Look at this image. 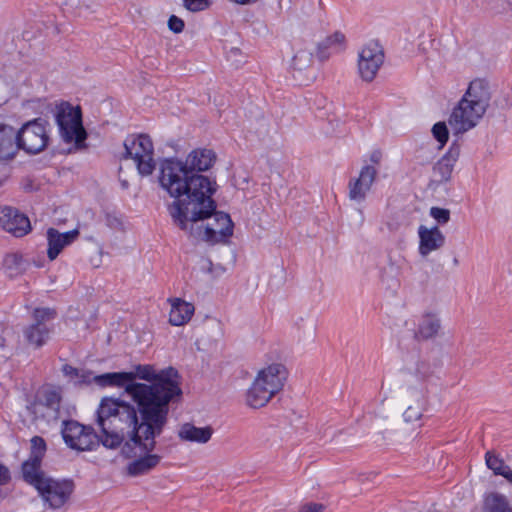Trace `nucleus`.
I'll return each mask as SVG.
<instances>
[{
  "label": "nucleus",
  "instance_id": "nucleus-1",
  "mask_svg": "<svg viewBox=\"0 0 512 512\" xmlns=\"http://www.w3.org/2000/svg\"><path fill=\"white\" fill-rule=\"evenodd\" d=\"M211 167L212 162H160L159 183L175 198L169 206L173 222L194 238L215 244L232 236L234 224L229 214L216 211V182L199 174Z\"/></svg>",
  "mask_w": 512,
  "mask_h": 512
},
{
  "label": "nucleus",
  "instance_id": "nucleus-2",
  "mask_svg": "<svg viewBox=\"0 0 512 512\" xmlns=\"http://www.w3.org/2000/svg\"><path fill=\"white\" fill-rule=\"evenodd\" d=\"M100 386H116L125 392L137 405L140 415L138 430L135 437L144 438V447H156L155 438L159 436L167 424L169 403L182 394L178 379L160 378L156 383L133 382V375L128 373H105L93 377Z\"/></svg>",
  "mask_w": 512,
  "mask_h": 512
},
{
  "label": "nucleus",
  "instance_id": "nucleus-3",
  "mask_svg": "<svg viewBox=\"0 0 512 512\" xmlns=\"http://www.w3.org/2000/svg\"><path fill=\"white\" fill-rule=\"evenodd\" d=\"M136 409L120 400L110 398L102 399L97 410V424L101 429V442L110 449H114L123 442L124 430L128 429L131 437L139 426Z\"/></svg>",
  "mask_w": 512,
  "mask_h": 512
},
{
  "label": "nucleus",
  "instance_id": "nucleus-4",
  "mask_svg": "<svg viewBox=\"0 0 512 512\" xmlns=\"http://www.w3.org/2000/svg\"><path fill=\"white\" fill-rule=\"evenodd\" d=\"M490 86L486 79L470 81L464 95L453 108L448 119L456 133H465L478 125L489 107Z\"/></svg>",
  "mask_w": 512,
  "mask_h": 512
},
{
  "label": "nucleus",
  "instance_id": "nucleus-5",
  "mask_svg": "<svg viewBox=\"0 0 512 512\" xmlns=\"http://www.w3.org/2000/svg\"><path fill=\"white\" fill-rule=\"evenodd\" d=\"M286 379L287 370L282 364L273 363L261 369L246 392V404L253 409L264 407L282 390Z\"/></svg>",
  "mask_w": 512,
  "mask_h": 512
},
{
  "label": "nucleus",
  "instance_id": "nucleus-6",
  "mask_svg": "<svg viewBox=\"0 0 512 512\" xmlns=\"http://www.w3.org/2000/svg\"><path fill=\"white\" fill-rule=\"evenodd\" d=\"M23 480L37 491L44 509L48 510L64 508L74 491L72 480L53 478L44 470L23 477Z\"/></svg>",
  "mask_w": 512,
  "mask_h": 512
},
{
  "label": "nucleus",
  "instance_id": "nucleus-7",
  "mask_svg": "<svg viewBox=\"0 0 512 512\" xmlns=\"http://www.w3.org/2000/svg\"><path fill=\"white\" fill-rule=\"evenodd\" d=\"M55 118L62 139L74 143L76 149L84 148L87 133L82 124L80 107L62 102L56 106Z\"/></svg>",
  "mask_w": 512,
  "mask_h": 512
},
{
  "label": "nucleus",
  "instance_id": "nucleus-8",
  "mask_svg": "<svg viewBox=\"0 0 512 512\" xmlns=\"http://www.w3.org/2000/svg\"><path fill=\"white\" fill-rule=\"evenodd\" d=\"M144 441V438L141 436L139 440L136 439L134 433L122 448V452L126 457L135 458L126 466V473L129 476L137 477L148 474L161 462L162 457L152 453L155 447L146 449L143 445Z\"/></svg>",
  "mask_w": 512,
  "mask_h": 512
},
{
  "label": "nucleus",
  "instance_id": "nucleus-9",
  "mask_svg": "<svg viewBox=\"0 0 512 512\" xmlns=\"http://www.w3.org/2000/svg\"><path fill=\"white\" fill-rule=\"evenodd\" d=\"M48 127V122L40 118L23 124L15 135L17 150L22 149L31 155L42 152L50 140Z\"/></svg>",
  "mask_w": 512,
  "mask_h": 512
},
{
  "label": "nucleus",
  "instance_id": "nucleus-10",
  "mask_svg": "<svg viewBox=\"0 0 512 512\" xmlns=\"http://www.w3.org/2000/svg\"><path fill=\"white\" fill-rule=\"evenodd\" d=\"M62 436L67 446L78 451L93 450L101 440L92 427L73 420L64 422Z\"/></svg>",
  "mask_w": 512,
  "mask_h": 512
},
{
  "label": "nucleus",
  "instance_id": "nucleus-11",
  "mask_svg": "<svg viewBox=\"0 0 512 512\" xmlns=\"http://www.w3.org/2000/svg\"><path fill=\"white\" fill-rule=\"evenodd\" d=\"M404 389L427 388V382L433 375L431 364L419 355H413L405 360L401 370Z\"/></svg>",
  "mask_w": 512,
  "mask_h": 512
},
{
  "label": "nucleus",
  "instance_id": "nucleus-12",
  "mask_svg": "<svg viewBox=\"0 0 512 512\" xmlns=\"http://www.w3.org/2000/svg\"><path fill=\"white\" fill-rule=\"evenodd\" d=\"M55 317V311L50 308H37L33 312L34 323L23 329L26 343L34 348L42 347L50 336V329L46 321Z\"/></svg>",
  "mask_w": 512,
  "mask_h": 512
},
{
  "label": "nucleus",
  "instance_id": "nucleus-13",
  "mask_svg": "<svg viewBox=\"0 0 512 512\" xmlns=\"http://www.w3.org/2000/svg\"><path fill=\"white\" fill-rule=\"evenodd\" d=\"M384 62V51L377 42H369L358 54V72L360 77L371 82Z\"/></svg>",
  "mask_w": 512,
  "mask_h": 512
},
{
  "label": "nucleus",
  "instance_id": "nucleus-14",
  "mask_svg": "<svg viewBox=\"0 0 512 512\" xmlns=\"http://www.w3.org/2000/svg\"><path fill=\"white\" fill-rule=\"evenodd\" d=\"M126 160H154V143L147 133H130L123 140Z\"/></svg>",
  "mask_w": 512,
  "mask_h": 512
},
{
  "label": "nucleus",
  "instance_id": "nucleus-15",
  "mask_svg": "<svg viewBox=\"0 0 512 512\" xmlns=\"http://www.w3.org/2000/svg\"><path fill=\"white\" fill-rule=\"evenodd\" d=\"M315 47L313 43L301 42L296 46L290 62V69L295 79L309 81V71L314 62Z\"/></svg>",
  "mask_w": 512,
  "mask_h": 512
},
{
  "label": "nucleus",
  "instance_id": "nucleus-16",
  "mask_svg": "<svg viewBox=\"0 0 512 512\" xmlns=\"http://www.w3.org/2000/svg\"><path fill=\"white\" fill-rule=\"evenodd\" d=\"M403 400L406 409L403 412L405 422L412 423L421 419L428 405V388L404 389Z\"/></svg>",
  "mask_w": 512,
  "mask_h": 512
},
{
  "label": "nucleus",
  "instance_id": "nucleus-17",
  "mask_svg": "<svg viewBox=\"0 0 512 512\" xmlns=\"http://www.w3.org/2000/svg\"><path fill=\"white\" fill-rule=\"evenodd\" d=\"M0 228L15 237H22L31 230L29 218L18 209L5 206L0 207Z\"/></svg>",
  "mask_w": 512,
  "mask_h": 512
},
{
  "label": "nucleus",
  "instance_id": "nucleus-18",
  "mask_svg": "<svg viewBox=\"0 0 512 512\" xmlns=\"http://www.w3.org/2000/svg\"><path fill=\"white\" fill-rule=\"evenodd\" d=\"M79 234L80 232L77 228L64 233H60L55 228H49L46 233L48 243L47 256L49 260H55L66 246L71 245L77 240Z\"/></svg>",
  "mask_w": 512,
  "mask_h": 512
},
{
  "label": "nucleus",
  "instance_id": "nucleus-19",
  "mask_svg": "<svg viewBox=\"0 0 512 512\" xmlns=\"http://www.w3.org/2000/svg\"><path fill=\"white\" fill-rule=\"evenodd\" d=\"M377 171L374 166H364L357 179H351L349 182V197L354 201H363L367 192L376 178Z\"/></svg>",
  "mask_w": 512,
  "mask_h": 512
},
{
  "label": "nucleus",
  "instance_id": "nucleus-20",
  "mask_svg": "<svg viewBox=\"0 0 512 512\" xmlns=\"http://www.w3.org/2000/svg\"><path fill=\"white\" fill-rule=\"evenodd\" d=\"M419 254L423 257L431 252L439 250L445 244V236L438 226L428 228L420 225L418 228Z\"/></svg>",
  "mask_w": 512,
  "mask_h": 512
},
{
  "label": "nucleus",
  "instance_id": "nucleus-21",
  "mask_svg": "<svg viewBox=\"0 0 512 512\" xmlns=\"http://www.w3.org/2000/svg\"><path fill=\"white\" fill-rule=\"evenodd\" d=\"M46 452L45 440L40 436L31 439V451L27 460L21 465L22 477L43 471L42 460Z\"/></svg>",
  "mask_w": 512,
  "mask_h": 512
},
{
  "label": "nucleus",
  "instance_id": "nucleus-22",
  "mask_svg": "<svg viewBox=\"0 0 512 512\" xmlns=\"http://www.w3.org/2000/svg\"><path fill=\"white\" fill-rule=\"evenodd\" d=\"M441 330V319L435 312H425L419 319L415 338L430 340L438 336Z\"/></svg>",
  "mask_w": 512,
  "mask_h": 512
},
{
  "label": "nucleus",
  "instance_id": "nucleus-23",
  "mask_svg": "<svg viewBox=\"0 0 512 512\" xmlns=\"http://www.w3.org/2000/svg\"><path fill=\"white\" fill-rule=\"evenodd\" d=\"M133 375V382L136 378L146 380L150 383L160 382V378L178 379V372L172 367L157 371L152 365H137L134 372H127Z\"/></svg>",
  "mask_w": 512,
  "mask_h": 512
},
{
  "label": "nucleus",
  "instance_id": "nucleus-24",
  "mask_svg": "<svg viewBox=\"0 0 512 512\" xmlns=\"http://www.w3.org/2000/svg\"><path fill=\"white\" fill-rule=\"evenodd\" d=\"M16 151L14 129L0 119V160L12 159Z\"/></svg>",
  "mask_w": 512,
  "mask_h": 512
},
{
  "label": "nucleus",
  "instance_id": "nucleus-25",
  "mask_svg": "<svg viewBox=\"0 0 512 512\" xmlns=\"http://www.w3.org/2000/svg\"><path fill=\"white\" fill-rule=\"evenodd\" d=\"M194 310V306L189 302L179 298L171 300V310L169 313L170 324L173 326L186 324L193 316Z\"/></svg>",
  "mask_w": 512,
  "mask_h": 512
},
{
  "label": "nucleus",
  "instance_id": "nucleus-26",
  "mask_svg": "<svg viewBox=\"0 0 512 512\" xmlns=\"http://www.w3.org/2000/svg\"><path fill=\"white\" fill-rule=\"evenodd\" d=\"M481 510L482 512H512V503L506 495L491 491L483 495Z\"/></svg>",
  "mask_w": 512,
  "mask_h": 512
},
{
  "label": "nucleus",
  "instance_id": "nucleus-27",
  "mask_svg": "<svg viewBox=\"0 0 512 512\" xmlns=\"http://www.w3.org/2000/svg\"><path fill=\"white\" fill-rule=\"evenodd\" d=\"M213 434L211 427H196L191 423H185L181 426L178 436L181 440L197 443H207Z\"/></svg>",
  "mask_w": 512,
  "mask_h": 512
},
{
  "label": "nucleus",
  "instance_id": "nucleus-28",
  "mask_svg": "<svg viewBox=\"0 0 512 512\" xmlns=\"http://www.w3.org/2000/svg\"><path fill=\"white\" fill-rule=\"evenodd\" d=\"M453 171V165L449 162H434L431 172V183L436 185L450 180Z\"/></svg>",
  "mask_w": 512,
  "mask_h": 512
},
{
  "label": "nucleus",
  "instance_id": "nucleus-29",
  "mask_svg": "<svg viewBox=\"0 0 512 512\" xmlns=\"http://www.w3.org/2000/svg\"><path fill=\"white\" fill-rule=\"evenodd\" d=\"M485 461L487 467L493 471L495 475H502L509 466L498 455L491 451L486 452Z\"/></svg>",
  "mask_w": 512,
  "mask_h": 512
},
{
  "label": "nucleus",
  "instance_id": "nucleus-30",
  "mask_svg": "<svg viewBox=\"0 0 512 512\" xmlns=\"http://www.w3.org/2000/svg\"><path fill=\"white\" fill-rule=\"evenodd\" d=\"M217 154L216 152L208 147L196 148L192 150L186 160H216Z\"/></svg>",
  "mask_w": 512,
  "mask_h": 512
},
{
  "label": "nucleus",
  "instance_id": "nucleus-31",
  "mask_svg": "<svg viewBox=\"0 0 512 512\" xmlns=\"http://www.w3.org/2000/svg\"><path fill=\"white\" fill-rule=\"evenodd\" d=\"M345 35L339 31L327 36L324 41L334 53L340 52L345 47Z\"/></svg>",
  "mask_w": 512,
  "mask_h": 512
},
{
  "label": "nucleus",
  "instance_id": "nucleus-32",
  "mask_svg": "<svg viewBox=\"0 0 512 512\" xmlns=\"http://www.w3.org/2000/svg\"><path fill=\"white\" fill-rule=\"evenodd\" d=\"M43 401L50 409L58 410L61 401L60 393L52 389L46 390L43 395Z\"/></svg>",
  "mask_w": 512,
  "mask_h": 512
},
{
  "label": "nucleus",
  "instance_id": "nucleus-33",
  "mask_svg": "<svg viewBox=\"0 0 512 512\" xmlns=\"http://www.w3.org/2000/svg\"><path fill=\"white\" fill-rule=\"evenodd\" d=\"M434 138L442 145H444L449 136L448 128L445 122H438L432 128Z\"/></svg>",
  "mask_w": 512,
  "mask_h": 512
},
{
  "label": "nucleus",
  "instance_id": "nucleus-34",
  "mask_svg": "<svg viewBox=\"0 0 512 512\" xmlns=\"http://www.w3.org/2000/svg\"><path fill=\"white\" fill-rule=\"evenodd\" d=\"M210 0H183V6L191 12H200L209 8Z\"/></svg>",
  "mask_w": 512,
  "mask_h": 512
},
{
  "label": "nucleus",
  "instance_id": "nucleus-35",
  "mask_svg": "<svg viewBox=\"0 0 512 512\" xmlns=\"http://www.w3.org/2000/svg\"><path fill=\"white\" fill-rule=\"evenodd\" d=\"M315 52H316V58L320 62H324L330 58V56L334 53L331 48L325 43L324 40L319 42L317 45H314Z\"/></svg>",
  "mask_w": 512,
  "mask_h": 512
},
{
  "label": "nucleus",
  "instance_id": "nucleus-36",
  "mask_svg": "<svg viewBox=\"0 0 512 512\" xmlns=\"http://www.w3.org/2000/svg\"><path fill=\"white\" fill-rule=\"evenodd\" d=\"M430 215L439 223L446 224L450 220V211L445 208L432 207L430 209Z\"/></svg>",
  "mask_w": 512,
  "mask_h": 512
},
{
  "label": "nucleus",
  "instance_id": "nucleus-37",
  "mask_svg": "<svg viewBox=\"0 0 512 512\" xmlns=\"http://www.w3.org/2000/svg\"><path fill=\"white\" fill-rule=\"evenodd\" d=\"M136 168L141 176H148L155 170L156 162H135Z\"/></svg>",
  "mask_w": 512,
  "mask_h": 512
},
{
  "label": "nucleus",
  "instance_id": "nucleus-38",
  "mask_svg": "<svg viewBox=\"0 0 512 512\" xmlns=\"http://www.w3.org/2000/svg\"><path fill=\"white\" fill-rule=\"evenodd\" d=\"M168 27L172 32L180 33L184 29V21L181 18L172 15L168 20Z\"/></svg>",
  "mask_w": 512,
  "mask_h": 512
},
{
  "label": "nucleus",
  "instance_id": "nucleus-39",
  "mask_svg": "<svg viewBox=\"0 0 512 512\" xmlns=\"http://www.w3.org/2000/svg\"><path fill=\"white\" fill-rule=\"evenodd\" d=\"M11 480V473L7 466L0 463V488L7 485ZM2 497V489H0V498Z\"/></svg>",
  "mask_w": 512,
  "mask_h": 512
},
{
  "label": "nucleus",
  "instance_id": "nucleus-40",
  "mask_svg": "<svg viewBox=\"0 0 512 512\" xmlns=\"http://www.w3.org/2000/svg\"><path fill=\"white\" fill-rule=\"evenodd\" d=\"M386 398L382 399L378 406L373 410L375 418L386 419L389 417V410L385 406Z\"/></svg>",
  "mask_w": 512,
  "mask_h": 512
},
{
  "label": "nucleus",
  "instance_id": "nucleus-41",
  "mask_svg": "<svg viewBox=\"0 0 512 512\" xmlns=\"http://www.w3.org/2000/svg\"><path fill=\"white\" fill-rule=\"evenodd\" d=\"M11 167L8 162H0V185H2L10 176Z\"/></svg>",
  "mask_w": 512,
  "mask_h": 512
},
{
  "label": "nucleus",
  "instance_id": "nucleus-42",
  "mask_svg": "<svg viewBox=\"0 0 512 512\" xmlns=\"http://www.w3.org/2000/svg\"><path fill=\"white\" fill-rule=\"evenodd\" d=\"M324 506L320 503H307L301 506L299 512H322Z\"/></svg>",
  "mask_w": 512,
  "mask_h": 512
},
{
  "label": "nucleus",
  "instance_id": "nucleus-43",
  "mask_svg": "<svg viewBox=\"0 0 512 512\" xmlns=\"http://www.w3.org/2000/svg\"><path fill=\"white\" fill-rule=\"evenodd\" d=\"M62 371L66 376H69L71 378L80 376V371L78 369L72 367L71 365H67V364L64 365L62 368Z\"/></svg>",
  "mask_w": 512,
  "mask_h": 512
},
{
  "label": "nucleus",
  "instance_id": "nucleus-44",
  "mask_svg": "<svg viewBox=\"0 0 512 512\" xmlns=\"http://www.w3.org/2000/svg\"><path fill=\"white\" fill-rule=\"evenodd\" d=\"M460 157V151L458 147H453L449 150V152L443 157V160H456Z\"/></svg>",
  "mask_w": 512,
  "mask_h": 512
},
{
  "label": "nucleus",
  "instance_id": "nucleus-45",
  "mask_svg": "<svg viewBox=\"0 0 512 512\" xmlns=\"http://www.w3.org/2000/svg\"><path fill=\"white\" fill-rule=\"evenodd\" d=\"M22 258L17 254H9L5 257L4 263L5 265L15 264L18 265L21 262Z\"/></svg>",
  "mask_w": 512,
  "mask_h": 512
},
{
  "label": "nucleus",
  "instance_id": "nucleus-46",
  "mask_svg": "<svg viewBox=\"0 0 512 512\" xmlns=\"http://www.w3.org/2000/svg\"><path fill=\"white\" fill-rule=\"evenodd\" d=\"M501 476H503L510 484H512V470L510 467L506 469V471Z\"/></svg>",
  "mask_w": 512,
  "mask_h": 512
},
{
  "label": "nucleus",
  "instance_id": "nucleus-47",
  "mask_svg": "<svg viewBox=\"0 0 512 512\" xmlns=\"http://www.w3.org/2000/svg\"><path fill=\"white\" fill-rule=\"evenodd\" d=\"M382 157V153L380 151H375L371 156V160H378Z\"/></svg>",
  "mask_w": 512,
  "mask_h": 512
},
{
  "label": "nucleus",
  "instance_id": "nucleus-48",
  "mask_svg": "<svg viewBox=\"0 0 512 512\" xmlns=\"http://www.w3.org/2000/svg\"><path fill=\"white\" fill-rule=\"evenodd\" d=\"M6 345V338L3 335H0V348H4Z\"/></svg>",
  "mask_w": 512,
  "mask_h": 512
},
{
  "label": "nucleus",
  "instance_id": "nucleus-49",
  "mask_svg": "<svg viewBox=\"0 0 512 512\" xmlns=\"http://www.w3.org/2000/svg\"><path fill=\"white\" fill-rule=\"evenodd\" d=\"M82 377V380H80L79 382H89L90 381V376H85L84 374L81 375Z\"/></svg>",
  "mask_w": 512,
  "mask_h": 512
},
{
  "label": "nucleus",
  "instance_id": "nucleus-50",
  "mask_svg": "<svg viewBox=\"0 0 512 512\" xmlns=\"http://www.w3.org/2000/svg\"><path fill=\"white\" fill-rule=\"evenodd\" d=\"M206 264H207V269H208V272H211L212 271V262L210 260H206Z\"/></svg>",
  "mask_w": 512,
  "mask_h": 512
},
{
  "label": "nucleus",
  "instance_id": "nucleus-51",
  "mask_svg": "<svg viewBox=\"0 0 512 512\" xmlns=\"http://www.w3.org/2000/svg\"><path fill=\"white\" fill-rule=\"evenodd\" d=\"M121 184H122V187H123V188H127V187H128V183H127V181H125V180H123V181L121 182Z\"/></svg>",
  "mask_w": 512,
  "mask_h": 512
},
{
  "label": "nucleus",
  "instance_id": "nucleus-52",
  "mask_svg": "<svg viewBox=\"0 0 512 512\" xmlns=\"http://www.w3.org/2000/svg\"><path fill=\"white\" fill-rule=\"evenodd\" d=\"M453 263H454V265H458V264H459L458 259H457V258H454V259H453Z\"/></svg>",
  "mask_w": 512,
  "mask_h": 512
},
{
  "label": "nucleus",
  "instance_id": "nucleus-53",
  "mask_svg": "<svg viewBox=\"0 0 512 512\" xmlns=\"http://www.w3.org/2000/svg\"><path fill=\"white\" fill-rule=\"evenodd\" d=\"M164 160L168 161V160H175V159L173 157H171V158H165Z\"/></svg>",
  "mask_w": 512,
  "mask_h": 512
}]
</instances>
